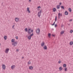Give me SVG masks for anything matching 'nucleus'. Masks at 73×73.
I'll use <instances>...</instances> for the list:
<instances>
[{
    "label": "nucleus",
    "mask_w": 73,
    "mask_h": 73,
    "mask_svg": "<svg viewBox=\"0 0 73 73\" xmlns=\"http://www.w3.org/2000/svg\"><path fill=\"white\" fill-rule=\"evenodd\" d=\"M36 33L37 35H40V29L38 28L37 29L36 31Z\"/></svg>",
    "instance_id": "nucleus-1"
},
{
    "label": "nucleus",
    "mask_w": 73,
    "mask_h": 73,
    "mask_svg": "<svg viewBox=\"0 0 73 73\" xmlns=\"http://www.w3.org/2000/svg\"><path fill=\"white\" fill-rule=\"evenodd\" d=\"M12 45H13L14 46H16L17 45V42H14L12 43Z\"/></svg>",
    "instance_id": "nucleus-2"
},
{
    "label": "nucleus",
    "mask_w": 73,
    "mask_h": 73,
    "mask_svg": "<svg viewBox=\"0 0 73 73\" xmlns=\"http://www.w3.org/2000/svg\"><path fill=\"white\" fill-rule=\"evenodd\" d=\"M41 15V10H40L39 12H38V16L39 17H40Z\"/></svg>",
    "instance_id": "nucleus-3"
},
{
    "label": "nucleus",
    "mask_w": 73,
    "mask_h": 73,
    "mask_svg": "<svg viewBox=\"0 0 73 73\" xmlns=\"http://www.w3.org/2000/svg\"><path fill=\"white\" fill-rule=\"evenodd\" d=\"M60 16H62V14H61V13H60L58 14V19H60Z\"/></svg>",
    "instance_id": "nucleus-4"
},
{
    "label": "nucleus",
    "mask_w": 73,
    "mask_h": 73,
    "mask_svg": "<svg viewBox=\"0 0 73 73\" xmlns=\"http://www.w3.org/2000/svg\"><path fill=\"white\" fill-rule=\"evenodd\" d=\"M9 48H7L5 51V53H8V52H9Z\"/></svg>",
    "instance_id": "nucleus-5"
},
{
    "label": "nucleus",
    "mask_w": 73,
    "mask_h": 73,
    "mask_svg": "<svg viewBox=\"0 0 73 73\" xmlns=\"http://www.w3.org/2000/svg\"><path fill=\"white\" fill-rule=\"evenodd\" d=\"M15 21L17 22H17H19V18H15Z\"/></svg>",
    "instance_id": "nucleus-6"
},
{
    "label": "nucleus",
    "mask_w": 73,
    "mask_h": 73,
    "mask_svg": "<svg viewBox=\"0 0 73 73\" xmlns=\"http://www.w3.org/2000/svg\"><path fill=\"white\" fill-rule=\"evenodd\" d=\"M30 31H31V29H29L27 30V33H29V34H31V32H30Z\"/></svg>",
    "instance_id": "nucleus-7"
},
{
    "label": "nucleus",
    "mask_w": 73,
    "mask_h": 73,
    "mask_svg": "<svg viewBox=\"0 0 73 73\" xmlns=\"http://www.w3.org/2000/svg\"><path fill=\"white\" fill-rule=\"evenodd\" d=\"M5 65L4 64H3L2 65V68L3 69V70H5Z\"/></svg>",
    "instance_id": "nucleus-8"
},
{
    "label": "nucleus",
    "mask_w": 73,
    "mask_h": 73,
    "mask_svg": "<svg viewBox=\"0 0 73 73\" xmlns=\"http://www.w3.org/2000/svg\"><path fill=\"white\" fill-rule=\"evenodd\" d=\"M11 69H12L13 70V69H15V65H13L12 66H11Z\"/></svg>",
    "instance_id": "nucleus-9"
},
{
    "label": "nucleus",
    "mask_w": 73,
    "mask_h": 73,
    "mask_svg": "<svg viewBox=\"0 0 73 73\" xmlns=\"http://www.w3.org/2000/svg\"><path fill=\"white\" fill-rule=\"evenodd\" d=\"M27 10L28 13H31V11H30V10H29V7H28L27 8Z\"/></svg>",
    "instance_id": "nucleus-10"
},
{
    "label": "nucleus",
    "mask_w": 73,
    "mask_h": 73,
    "mask_svg": "<svg viewBox=\"0 0 73 73\" xmlns=\"http://www.w3.org/2000/svg\"><path fill=\"white\" fill-rule=\"evenodd\" d=\"M56 8L57 9H60V5H57V6L56 7Z\"/></svg>",
    "instance_id": "nucleus-11"
},
{
    "label": "nucleus",
    "mask_w": 73,
    "mask_h": 73,
    "mask_svg": "<svg viewBox=\"0 0 73 73\" xmlns=\"http://www.w3.org/2000/svg\"><path fill=\"white\" fill-rule=\"evenodd\" d=\"M44 45H45V42H42L41 44V46H44Z\"/></svg>",
    "instance_id": "nucleus-12"
},
{
    "label": "nucleus",
    "mask_w": 73,
    "mask_h": 73,
    "mask_svg": "<svg viewBox=\"0 0 73 73\" xmlns=\"http://www.w3.org/2000/svg\"><path fill=\"white\" fill-rule=\"evenodd\" d=\"M33 69V67L32 66H30L29 67V69L30 70H32V69Z\"/></svg>",
    "instance_id": "nucleus-13"
},
{
    "label": "nucleus",
    "mask_w": 73,
    "mask_h": 73,
    "mask_svg": "<svg viewBox=\"0 0 73 73\" xmlns=\"http://www.w3.org/2000/svg\"><path fill=\"white\" fill-rule=\"evenodd\" d=\"M43 48L44 49H45V50H46V49H47V47H46V46H44L43 47Z\"/></svg>",
    "instance_id": "nucleus-14"
},
{
    "label": "nucleus",
    "mask_w": 73,
    "mask_h": 73,
    "mask_svg": "<svg viewBox=\"0 0 73 73\" xmlns=\"http://www.w3.org/2000/svg\"><path fill=\"white\" fill-rule=\"evenodd\" d=\"M56 8H54L53 9V12H56Z\"/></svg>",
    "instance_id": "nucleus-15"
},
{
    "label": "nucleus",
    "mask_w": 73,
    "mask_h": 73,
    "mask_svg": "<svg viewBox=\"0 0 73 73\" xmlns=\"http://www.w3.org/2000/svg\"><path fill=\"white\" fill-rule=\"evenodd\" d=\"M65 15H68V12L67 11L65 12Z\"/></svg>",
    "instance_id": "nucleus-16"
},
{
    "label": "nucleus",
    "mask_w": 73,
    "mask_h": 73,
    "mask_svg": "<svg viewBox=\"0 0 73 73\" xmlns=\"http://www.w3.org/2000/svg\"><path fill=\"white\" fill-rule=\"evenodd\" d=\"M4 38L5 40H6L7 39V36H5L4 37Z\"/></svg>",
    "instance_id": "nucleus-17"
},
{
    "label": "nucleus",
    "mask_w": 73,
    "mask_h": 73,
    "mask_svg": "<svg viewBox=\"0 0 73 73\" xmlns=\"http://www.w3.org/2000/svg\"><path fill=\"white\" fill-rule=\"evenodd\" d=\"M31 37H32L31 36H29L28 37V38L29 40H31Z\"/></svg>",
    "instance_id": "nucleus-18"
},
{
    "label": "nucleus",
    "mask_w": 73,
    "mask_h": 73,
    "mask_svg": "<svg viewBox=\"0 0 73 73\" xmlns=\"http://www.w3.org/2000/svg\"><path fill=\"white\" fill-rule=\"evenodd\" d=\"M64 33V31H62L61 32H60V34L61 35H62Z\"/></svg>",
    "instance_id": "nucleus-19"
},
{
    "label": "nucleus",
    "mask_w": 73,
    "mask_h": 73,
    "mask_svg": "<svg viewBox=\"0 0 73 73\" xmlns=\"http://www.w3.org/2000/svg\"><path fill=\"white\" fill-rule=\"evenodd\" d=\"M59 69L61 71V70H62V67H61V66H60L59 68Z\"/></svg>",
    "instance_id": "nucleus-20"
},
{
    "label": "nucleus",
    "mask_w": 73,
    "mask_h": 73,
    "mask_svg": "<svg viewBox=\"0 0 73 73\" xmlns=\"http://www.w3.org/2000/svg\"><path fill=\"white\" fill-rule=\"evenodd\" d=\"M73 44V42L72 41L70 42V45H72Z\"/></svg>",
    "instance_id": "nucleus-21"
},
{
    "label": "nucleus",
    "mask_w": 73,
    "mask_h": 73,
    "mask_svg": "<svg viewBox=\"0 0 73 73\" xmlns=\"http://www.w3.org/2000/svg\"><path fill=\"white\" fill-rule=\"evenodd\" d=\"M11 42H15V40L14 39H12V40H11Z\"/></svg>",
    "instance_id": "nucleus-22"
},
{
    "label": "nucleus",
    "mask_w": 73,
    "mask_h": 73,
    "mask_svg": "<svg viewBox=\"0 0 73 73\" xmlns=\"http://www.w3.org/2000/svg\"><path fill=\"white\" fill-rule=\"evenodd\" d=\"M68 10L70 12H72V10L71 9V8H69L68 9Z\"/></svg>",
    "instance_id": "nucleus-23"
},
{
    "label": "nucleus",
    "mask_w": 73,
    "mask_h": 73,
    "mask_svg": "<svg viewBox=\"0 0 73 73\" xmlns=\"http://www.w3.org/2000/svg\"><path fill=\"white\" fill-rule=\"evenodd\" d=\"M27 64H28V65H30V64H31V61H29V62H28Z\"/></svg>",
    "instance_id": "nucleus-24"
},
{
    "label": "nucleus",
    "mask_w": 73,
    "mask_h": 73,
    "mask_svg": "<svg viewBox=\"0 0 73 73\" xmlns=\"http://www.w3.org/2000/svg\"><path fill=\"white\" fill-rule=\"evenodd\" d=\"M73 31L72 30H71L70 31V33H73Z\"/></svg>",
    "instance_id": "nucleus-25"
},
{
    "label": "nucleus",
    "mask_w": 73,
    "mask_h": 73,
    "mask_svg": "<svg viewBox=\"0 0 73 73\" xmlns=\"http://www.w3.org/2000/svg\"><path fill=\"white\" fill-rule=\"evenodd\" d=\"M63 66L64 67V68H66V64H64L63 65Z\"/></svg>",
    "instance_id": "nucleus-26"
},
{
    "label": "nucleus",
    "mask_w": 73,
    "mask_h": 73,
    "mask_svg": "<svg viewBox=\"0 0 73 73\" xmlns=\"http://www.w3.org/2000/svg\"><path fill=\"white\" fill-rule=\"evenodd\" d=\"M50 33H49L48 34V36L49 37H50Z\"/></svg>",
    "instance_id": "nucleus-27"
},
{
    "label": "nucleus",
    "mask_w": 73,
    "mask_h": 73,
    "mask_svg": "<svg viewBox=\"0 0 73 73\" xmlns=\"http://www.w3.org/2000/svg\"><path fill=\"white\" fill-rule=\"evenodd\" d=\"M25 31L26 32H27V31H28V29H27V28H25Z\"/></svg>",
    "instance_id": "nucleus-28"
},
{
    "label": "nucleus",
    "mask_w": 73,
    "mask_h": 73,
    "mask_svg": "<svg viewBox=\"0 0 73 73\" xmlns=\"http://www.w3.org/2000/svg\"><path fill=\"white\" fill-rule=\"evenodd\" d=\"M61 8L62 9H64V7L63 6H61Z\"/></svg>",
    "instance_id": "nucleus-29"
},
{
    "label": "nucleus",
    "mask_w": 73,
    "mask_h": 73,
    "mask_svg": "<svg viewBox=\"0 0 73 73\" xmlns=\"http://www.w3.org/2000/svg\"><path fill=\"white\" fill-rule=\"evenodd\" d=\"M34 34L33 33L30 36L32 37V36H33Z\"/></svg>",
    "instance_id": "nucleus-30"
},
{
    "label": "nucleus",
    "mask_w": 73,
    "mask_h": 73,
    "mask_svg": "<svg viewBox=\"0 0 73 73\" xmlns=\"http://www.w3.org/2000/svg\"><path fill=\"white\" fill-rule=\"evenodd\" d=\"M64 70L65 72H66V71H67V68H64Z\"/></svg>",
    "instance_id": "nucleus-31"
},
{
    "label": "nucleus",
    "mask_w": 73,
    "mask_h": 73,
    "mask_svg": "<svg viewBox=\"0 0 73 73\" xmlns=\"http://www.w3.org/2000/svg\"><path fill=\"white\" fill-rule=\"evenodd\" d=\"M57 17H55V21H57Z\"/></svg>",
    "instance_id": "nucleus-32"
},
{
    "label": "nucleus",
    "mask_w": 73,
    "mask_h": 73,
    "mask_svg": "<svg viewBox=\"0 0 73 73\" xmlns=\"http://www.w3.org/2000/svg\"><path fill=\"white\" fill-rule=\"evenodd\" d=\"M54 24H55V22H54L53 24L52 25V26L54 25Z\"/></svg>",
    "instance_id": "nucleus-33"
},
{
    "label": "nucleus",
    "mask_w": 73,
    "mask_h": 73,
    "mask_svg": "<svg viewBox=\"0 0 73 73\" xmlns=\"http://www.w3.org/2000/svg\"><path fill=\"white\" fill-rule=\"evenodd\" d=\"M61 61L60 60L59 61H58V64H61Z\"/></svg>",
    "instance_id": "nucleus-34"
},
{
    "label": "nucleus",
    "mask_w": 73,
    "mask_h": 73,
    "mask_svg": "<svg viewBox=\"0 0 73 73\" xmlns=\"http://www.w3.org/2000/svg\"><path fill=\"white\" fill-rule=\"evenodd\" d=\"M16 38L17 39V40H18V38H19L18 37V36H17L16 37Z\"/></svg>",
    "instance_id": "nucleus-35"
},
{
    "label": "nucleus",
    "mask_w": 73,
    "mask_h": 73,
    "mask_svg": "<svg viewBox=\"0 0 73 73\" xmlns=\"http://www.w3.org/2000/svg\"><path fill=\"white\" fill-rule=\"evenodd\" d=\"M15 27V25H13L12 26V29H14Z\"/></svg>",
    "instance_id": "nucleus-36"
},
{
    "label": "nucleus",
    "mask_w": 73,
    "mask_h": 73,
    "mask_svg": "<svg viewBox=\"0 0 73 73\" xmlns=\"http://www.w3.org/2000/svg\"><path fill=\"white\" fill-rule=\"evenodd\" d=\"M57 24H55V27L56 28V27H57Z\"/></svg>",
    "instance_id": "nucleus-37"
},
{
    "label": "nucleus",
    "mask_w": 73,
    "mask_h": 73,
    "mask_svg": "<svg viewBox=\"0 0 73 73\" xmlns=\"http://www.w3.org/2000/svg\"><path fill=\"white\" fill-rule=\"evenodd\" d=\"M69 21H70V22L72 21V19L70 20H69Z\"/></svg>",
    "instance_id": "nucleus-38"
},
{
    "label": "nucleus",
    "mask_w": 73,
    "mask_h": 73,
    "mask_svg": "<svg viewBox=\"0 0 73 73\" xmlns=\"http://www.w3.org/2000/svg\"><path fill=\"white\" fill-rule=\"evenodd\" d=\"M31 32H33V30H32L31 31Z\"/></svg>",
    "instance_id": "nucleus-39"
},
{
    "label": "nucleus",
    "mask_w": 73,
    "mask_h": 73,
    "mask_svg": "<svg viewBox=\"0 0 73 73\" xmlns=\"http://www.w3.org/2000/svg\"><path fill=\"white\" fill-rule=\"evenodd\" d=\"M17 50V52H19V49H17V50Z\"/></svg>",
    "instance_id": "nucleus-40"
},
{
    "label": "nucleus",
    "mask_w": 73,
    "mask_h": 73,
    "mask_svg": "<svg viewBox=\"0 0 73 73\" xmlns=\"http://www.w3.org/2000/svg\"><path fill=\"white\" fill-rule=\"evenodd\" d=\"M41 8V7L40 6H38V8Z\"/></svg>",
    "instance_id": "nucleus-41"
},
{
    "label": "nucleus",
    "mask_w": 73,
    "mask_h": 73,
    "mask_svg": "<svg viewBox=\"0 0 73 73\" xmlns=\"http://www.w3.org/2000/svg\"><path fill=\"white\" fill-rule=\"evenodd\" d=\"M29 1L30 2H31V0H29Z\"/></svg>",
    "instance_id": "nucleus-42"
},
{
    "label": "nucleus",
    "mask_w": 73,
    "mask_h": 73,
    "mask_svg": "<svg viewBox=\"0 0 73 73\" xmlns=\"http://www.w3.org/2000/svg\"><path fill=\"white\" fill-rule=\"evenodd\" d=\"M61 4H62L61 3H60L59 4H60V5H61Z\"/></svg>",
    "instance_id": "nucleus-43"
},
{
    "label": "nucleus",
    "mask_w": 73,
    "mask_h": 73,
    "mask_svg": "<svg viewBox=\"0 0 73 73\" xmlns=\"http://www.w3.org/2000/svg\"><path fill=\"white\" fill-rule=\"evenodd\" d=\"M52 36H54V35H52Z\"/></svg>",
    "instance_id": "nucleus-44"
},
{
    "label": "nucleus",
    "mask_w": 73,
    "mask_h": 73,
    "mask_svg": "<svg viewBox=\"0 0 73 73\" xmlns=\"http://www.w3.org/2000/svg\"><path fill=\"white\" fill-rule=\"evenodd\" d=\"M22 58H23V59L24 58V57H22Z\"/></svg>",
    "instance_id": "nucleus-45"
},
{
    "label": "nucleus",
    "mask_w": 73,
    "mask_h": 73,
    "mask_svg": "<svg viewBox=\"0 0 73 73\" xmlns=\"http://www.w3.org/2000/svg\"><path fill=\"white\" fill-rule=\"evenodd\" d=\"M1 45V43H0V46Z\"/></svg>",
    "instance_id": "nucleus-46"
},
{
    "label": "nucleus",
    "mask_w": 73,
    "mask_h": 73,
    "mask_svg": "<svg viewBox=\"0 0 73 73\" xmlns=\"http://www.w3.org/2000/svg\"><path fill=\"white\" fill-rule=\"evenodd\" d=\"M63 27V26H61V27Z\"/></svg>",
    "instance_id": "nucleus-47"
}]
</instances>
